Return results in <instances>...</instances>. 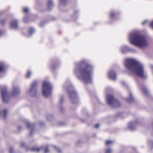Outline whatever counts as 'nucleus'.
<instances>
[{"instance_id": "1", "label": "nucleus", "mask_w": 153, "mask_h": 153, "mask_svg": "<svg viewBox=\"0 0 153 153\" xmlns=\"http://www.w3.org/2000/svg\"><path fill=\"white\" fill-rule=\"evenodd\" d=\"M92 66L90 65L85 60L81 61L78 65L74 72L79 79L84 81L86 83L92 82Z\"/></svg>"}, {"instance_id": "2", "label": "nucleus", "mask_w": 153, "mask_h": 153, "mask_svg": "<svg viewBox=\"0 0 153 153\" xmlns=\"http://www.w3.org/2000/svg\"><path fill=\"white\" fill-rule=\"evenodd\" d=\"M125 64L127 69L131 73L136 74L141 78L146 77L143 65L140 62L133 59H127Z\"/></svg>"}, {"instance_id": "3", "label": "nucleus", "mask_w": 153, "mask_h": 153, "mask_svg": "<svg viewBox=\"0 0 153 153\" xmlns=\"http://www.w3.org/2000/svg\"><path fill=\"white\" fill-rule=\"evenodd\" d=\"M129 39L131 44L140 48L146 47L148 42L146 37L137 31L131 33Z\"/></svg>"}, {"instance_id": "4", "label": "nucleus", "mask_w": 153, "mask_h": 153, "mask_svg": "<svg viewBox=\"0 0 153 153\" xmlns=\"http://www.w3.org/2000/svg\"><path fill=\"white\" fill-rule=\"evenodd\" d=\"M52 89V85L50 82L46 81H44L42 87V92L45 97H51Z\"/></svg>"}, {"instance_id": "5", "label": "nucleus", "mask_w": 153, "mask_h": 153, "mask_svg": "<svg viewBox=\"0 0 153 153\" xmlns=\"http://www.w3.org/2000/svg\"><path fill=\"white\" fill-rule=\"evenodd\" d=\"M106 99L107 103L111 106L118 107L120 106V102L112 95L108 94L106 97Z\"/></svg>"}, {"instance_id": "6", "label": "nucleus", "mask_w": 153, "mask_h": 153, "mask_svg": "<svg viewBox=\"0 0 153 153\" xmlns=\"http://www.w3.org/2000/svg\"><path fill=\"white\" fill-rule=\"evenodd\" d=\"M67 90L71 101L73 103L76 102L78 100L77 94L73 85L70 84L67 88Z\"/></svg>"}, {"instance_id": "7", "label": "nucleus", "mask_w": 153, "mask_h": 153, "mask_svg": "<svg viewBox=\"0 0 153 153\" xmlns=\"http://www.w3.org/2000/svg\"><path fill=\"white\" fill-rule=\"evenodd\" d=\"M0 89L2 100L4 102H6L9 100V95L7 93L6 87L2 86L1 87Z\"/></svg>"}, {"instance_id": "8", "label": "nucleus", "mask_w": 153, "mask_h": 153, "mask_svg": "<svg viewBox=\"0 0 153 153\" xmlns=\"http://www.w3.org/2000/svg\"><path fill=\"white\" fill-rule=\"evenodd\" d=\"M37 82L34 81L32 82L31 84L30 88L28 91V94L31 96H34L37 93Z\"/></svg>"}, {"instance_id": "9", "label": "nucleus", "mask_w": 153, "mask_h": 153, "mask_svg": "<svg viewBox=\"0 0 153 153\" xmlns=\"http://www.w3.org/2000/svg\"><path fill=\"white\" fill-rule=\"evenodd\" d=\"M41 150H44V153H48L49 150L47 147H41L39 148L33 147L32 148L31 150L33 152H38Z\"/></svg>"}, {"instance_id": "10", "label": "nucleus", "mask_w": 153, "mask_h": 153, "mask_svg": "<svg viewBox=\"0 0 153 153\" xmlns=\"http://www.w3.org/2000/svg\"><path fill=\"white\" fill-rule=\"evenodd\" d=\"M121 51L123 53H125L129 51L132 52H136V51L135 50L131 48L126 45H123L121 47Z\"/></svg>"}, {"instance_id": "11", "label": "nucleus", "mask_w": 153, "mask_h": 153, "mask_svg": "<svg viewBox=\"0 0 153 153\" xmlns=\"http://www.w3.org/2000/svg\"><path fill=\"white\" fill-rule=\"evenodd\" d=\"M26 123L27 125V128L30 130V134L32 135L33 132L34 131L35 125L30 123L27 120L26 121Z\"/></svg>"}, {"instance_id": "12", "label": "nucleus", "mask_w": 153, "mask_h": 153, "mask_svg": "<svg viewBox=\"0 0 153 153\" xmlns=\"http://www.w3.org/2000/svg\"><path fill=\"white\" fill-rule=\"evenodd\" d=\"M138 123V122L137 121L130 123L129 124L128 128L130 130L133 131L134 130Z\"/></svg>"}, {"instance_id": "13", "label": "nucleus", "mask_w": 153, "mask_h": 153, "mask_svg": "<svg viewBox=\"0 0 153 153\" xmlns=\"http://www.w3.org/2000/svg\"><path fill=\"white\" fill-rule=\"evenodd\" d=\"M109 76L111 79L115 80L116 79V72L113 71L111 70L109 73Z\"/></svg>"}, {"instance_id": "14", "label": "nucleus", "mask_w": 153, "mask_h": 153, "mask_svg": "<svg viewBox=\"0 0 153 153\" xmlns=\"http://www.w3.org/2000/svg\"><path fill=\"white\" fill-rule=\"evenodd\" d=\"M11 27L14 29H17L18 27V21L16 20L12 21L10 24Z\"/></svg>"}, {"instance_id": "15", "label": "nucleus", "mask_w": 153, "mask_h": 153, "mask_svg": "<svg viewBox=\"0 0 153 153\" xmlns=\"http://www.w3.org/2000/svg\"><path fill=\"white\" fill-rule=\"evenodd\" d=\"M20 90L19 87L15 86L13 88V91L12 94L13 96H16L20 93Z\"/></svg>"}, {"instance_id": "16", "label": "nucleus", "mask_w": 153, "mask_h": 153, "mask_svg": "<svg viewBox=\"0 0 153 153\" xmlns=\"http://www.w3.org/2000/svg\"><path fill=\"white\" fill-rule=\"evenodd\" d=\"M129 93L130 97V98L129 99L128 98L127 100L128 102H131L134 101V98L132 95V93L130 91H129Z\"/></svg>"}, {"instance_id": "17", "label": "nucleus", "mask_w": 153, "mask_h": 153, "mask_svg": "<svg viewBox=\"0 0 153 153\" xmlns=\"http://www.w3.org/2000/svg\"><path fill=\"white\" fill-rule=\"evenodd\" d=\"M4 70V64L3 62H0V73Z\"/></svg>"}, {"instance_id": "18", "label": "nucleus", "mask_w": 153, "mask_h": 153, "mask_svg": "<svg viewBox=\"0 0 153 153\" xmlns=\"http://www.w3.org/2000/svg\"><path fill=\"white\" fill-rule=\"evenodd\" d=\"M53 6V3L52 1L50 0L48 2V7L49 10Z\"/></svg>"}, {"instance_id": "19", "label": "nucleus", "mask_w": 153, "mask_h": 153, "mask_svg": "<svg viewBox=\"0 0 153 153\" xmlns=\"http://www.w3.org/2000/svg\"><path fill=\"white\" fill-rule=\"evenodd\" d=\"M28 31L30 35H31L34 32V29L33 28L31 27L29 29Z\"/></svg>"}, {"instance_id": "20", "label": "nucleus", "mask_w": 153, "mask_h": 153, "mask_svg": "<svg viewBox=\"0 0 153 153\" xmlns=\"http://www.w3.org/2000/svg\"><path fill=\"white\" fill-rule=\"evenodd\" d=\"M67 0H60V3L61 4L65 5L67 2Z\"/></svg>"}, {"instance_id": "21", "label": "nucleus", "mask_w": 153, "mask_h": 153, "mask_svg": "<svg viewBox=\"0 0 153 153\" xmlns=\"http://www.w3.org/2000/svg\"><path fill=\"white\" fill-rule=\"evenodd\" d=\"M113 143V141L110 140H108L106 141L105 144L106 145H108L112 144Z\"/></svg>"}, {"instance_id": "22", "label": "nucleus", "mask_w": 153, "mask_h": 153, "mask_svg": "<svg viewBox=\"0 0 153 153\" xmlns=\"http://www.w3.org/2000/svg\"><path fill=\"white\" fill-rule=\"evenodd\" d=\"M54 148L56 150L57 152L59 153H61V150L59 148L55 146H53Z\"/></svg>"}, {"instance_id": "23", "label": "nucleus", "mask_w": 153, "mask_h": 153, "mask_svg": "<svg viewBox=\"0 0 153 153\" xmlns=\"http://www.w3.org/2000/svg\"><path fill=\"white\" fill-rule=\"evenodd\" d=\"M143 91L145 94H147L148 93V91L146 88H142Z\"/></svg>"}, {"instance_id": "24", "label": "nucleus", "mask_w": 153, "mask_h": 153, "mask_svg": "<svg viewBox=\"0 0 153 153\" xmlns=\"http://www.w3.org/2000/svg\"><path fill=\"white\" fill-rule=\"evenodd\" d=\"M7 111L6 109H4V118L5 119L6 117L7 114Z\"/></svg>"}, {"instance_id": "25", "label": "nucleus", "mask_w": 153, "mask_h": 153, "mask_svg": "<svg viewBox=\"0 0 153 153\" xmlns=\"http://www.w3.org/2000/svg\"><path fill=\"white\" fill-rule=\"evenodd\" d=\"M64 101L63 97L61 95L60 97V102L61 104H62Z\"/></svg>"}, {"instance_id": "26", "label": "nucleus", "mask_w": 153, "mask_h": 153, "mask_svg": "<svg viewBox=\"0 0 153 153\" xmlns=\"http://www.w3.org/2000/svg\"><path fill=\"white\" fill-rule=\"evenodd\" d=\"M115 15V13L114 12H112L110 13V16L111 18L113 19L114 15Z\"/></svg>"}, {"instance_id": "27", "label": "nucleus", "mask_w": 153, "mask_h": 153, "mask_svg": "<svg viewBox=\"0 0 153 153\" xmlns=\"http://www.w3.org/2000/svg\"><path fill=\"white\" fill-rule=\"evenodd\" d=\"M28 16H25L23 19V21L25 22H27L28 21Z\"/></svg>"}, {"instance_id": "28", "label": "nucleus", "mask_w": 153, "mask_h": 153, "mask_svg": "<svg viewBox=\"0 0 153 153\" xmlns=\"http://www.w3.org/2000/svg\"><path fill=\"white\" fill-rule=\"evenodd\" d=\"M31 75V72L30 71H29L26 75V77L27 78H29Z\"/></svg>"}, {"instance_id": "29", "label": "nucleus", "mask_w": 153, "mask_h": 153, "mask_svg": "<svg viewBox=\"0 0 153 153\" xmlns=\"http://www.w3.org/2000/svg\"><path fill=\"white\" fill-rule=\"evenodd\" d=\"M106 153H111V149H108L106 150Z\"/></svg>"}, {"instance_id": "30", "label": "nucleus", "mask_w": 153, "mask_h": 153, "mask_svg": "<svg viewBox=\"0 0 153 153\" xmlns=\"http://www.w3.org/2000/svg\"><path fill=\"white\" fill-rule=\"evenodd\" d=\"M45 22H42L41 23H40V26L41 27H43L44 26V25H45Z\"/></svg>"}, {"instance_id": "31", "label": "nucleus", "mask_w": 153, "mask_h": 153, "mask_svg": "<svg viewBox=\"0 0 153 153\" xmlns=\"http://www.w3.org/2000/svg\"><path fill=\"white\" fill-rule=\"evenodd\" d=\"M28 11V9L27 7H25L23 9V11L25 13H27Z\"/></svg>"}, {"instance_id": "32", "label": "nucleus", "mask_w": 153, "mask_h": 153, "mask_svg": "<svg viewBox=\"0 0 153 153\" xmlns=\"http://www.w3.org/2000/svg\"><path fill=\"white\" fill-rule=\"evenodd\" d=\"M10 153H13V148L12 147H11L10 148Z\"/></svg>"}, {"instance_id": "33", "label": "nucleus", "mask_w": 153, "mask_h": 153, "mask_svg": "<svg viewBox=\"0 0 153 153\" xmlns=\"http://www.w3.org/2000/svg\"><path fill=\"white\" fill-rule=\"evenodd\" d=\"M150 26V27L153 29V21L151 22Z\"/></svg>"}, {"instance_id": "34", "label": "nucleus", "mask_w": 153, "mask_h": 153, "mask_svg": "<svg viewBox=\"0 0 153 153\" xmlns=\"http://www.w3.org/2000/svg\"><path fill=\"white\" fill-rule=\"evenodd\" d=\"M147 20H145V21L142 22V24L143 25H144L147 22Z\"/></svg>"}, {"instance_id": "35", "label": "nucleus", "mask_w": 153, "mask_h": 153, "mask_svg": "<svg viewBox=\"0 0 153 153\" xmlns=\"http://www.w3.org/2000/svg\"><path fill=\"white\" fill-rule=\"evenodd\" d=\"M99 125L100 124H97L94 127L95 128H97L99 127Z\"/></svg>"}, {"instance_id": "36", "label": "nucleus", "mask_w": 153, "mask_h": 153, "mask_svg": "<svg viewBox=\"0 0 153 153\" xmlns=\"http://www.w3.org/2000/svg\"><path fill=\"white\" fill-rule=\"evenodd\" d=\"M25 144L24 143L22 142V143H21V146L24 147L25 146Z\"/></svg>"}, {"instance_id": "37", "label": "nucleus", "mask_w": 153, "mask_h": 153, "mask_svg": "<svg viewBox=\"0 0 153 153\" xmlns=\"http://www.w3.org/2000/svg\"><path fill=\"white\" fill-rule=\"evenodd\" d=\"M44 124V123L43 122L41 121L40 122V125L42 126V124Z\"/></svg>"}, {"instance_id": "38", "label": "nucleus", "mask_w": 153, "mask_h": 153, "mask_svg": "<svg viewBox=\"0 0 153 153\" xmlns=\"http://www.w3.org/2000/svg\"><path fill=\"white\" fill-rule=\"evenodd\" d=\"M22 128V126H19L18 127V128L19 130H20Z\"/></svg>"}, {"instance_id": "39", "label": "nucleus", "mask_w": 153, "mask_h": 153, "mask_svg": "<svg viewBox=\"0 0 153 153\" xmlns=\"http://www.w3.org/2000/svg\"><path fill=\"white\" fill-rule=\"evenodd\" d=\"M2 32L0 30V36L2 34Z\"/></svg>"}, {"instance_id": "40", "label": "nucleus", "mask_w": 153, "mask_h": 153, "mask_svg": "<svg viewBox=\"0 0 153 153\" xmlns=\"http://www.w3.org/2000/svg\"><path fill=\"white\" fill-rule=\"evenodd\" d=\"M150 144H153V141H151Z\"/></svg>"}, {"instance_id": "41", "label": "nucleus", "mask_w": 153, "mask_h": 153, "mask_svg": "<svg viewBox=\"0 0 153 153\" xmlns=\"http://www.w3.org/2000/svg\"><path fill=\"white\" fill-rule=\"evenodd\" d=\"M123 83L124 84H126V83L125 82H123Z\"/></svg>"}]
</instances>
